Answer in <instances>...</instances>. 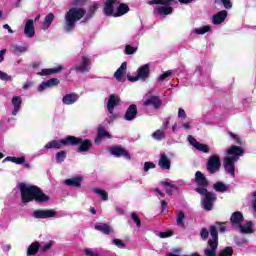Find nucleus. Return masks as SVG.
I'll use <instances>...</instances> for the list:
<instances>
[{
    "instance_id": "obj_11",
    "label": "nucleus",
    "mask_w": 256,
    "mask_h": 256,
    "mask_svg": "<svg viewBox=\"0 0 256 256\" xmlns=\"http://www.w3.org/2000/svg\"><path fill=\"white\" fill-rule=\"evenodd\" d=\"M117 5H119V0H106L103 8L104 15L107 17H115Z\"/></svg>"
},
{
    "instance_id": "obj_37",
    "label": "nucleus",
    "mask_w": 256,
    "mask_h": 256,
    "mask_svg": "<svg viewBox=\"0 0 256 256\" xmlns=\"http://www.w3.org/2000/svg\"><path fill=\"white\" fill-rule=\"evenodd\" d=\"M40 249V244L37 242L32 243L27 249V255H36Z\"/></svg>"
},
{
    "instance_id": "obj_45",
    "label": "nucleus",
    "mask_w": 256,
    "mask_h": 256,
    "mask_svg": "<svg viewBox=\"0 0 256 256\" xmlns=\"http://www.w3.org/2000/svg\"><path fill=\"white\" fill-rule=\"evenodd\" d=\"M97 9H99V3L97 2H93L88 9V15L93 16L95 15V12L97 11Z\"/></svg>"
},
{
    "instance_id": "obj_35",
    "label": "nucleus",
    "mask_w": 256,
    "mask_h": 256,
    "mask_svg": "<svg viewBox=\"0 0 256 256\" xmlns=\"http://www.w3.org/2000/svg\"><path fill=\"white\" fill-rule=\"evenodd\" d=\"M185 213L178 211L176 214V224L178 227H185Z\"/></svg>"
},
{
    "instance_id": "obj_7",
    "label": "nucleus",
    "mask_w": 256,
    "mask_h": 256,
    "mask_svg": "<svg viewBox=\"0 0 256 256\" xmlns=\"http://www.w3.org/2000/svg\"><path fill=\"white\" fill-rule=\"evenodd\" d=\"M76 143H79V139L75 136H67L61 140H52L45 144L44 149H61L62 147H67L68 145L75 146Z\"/></svg>"
},
{
    "instance_id": "obj_46",
    "label": "nucleus",
    "mask_w": 256,
    "mask_h": 256,
    "mask_svg": "<svg viewBox=\"0 0 256 256\" xmlns=\"http://www.w3.org/2000/svg\"><path fill=\"white\" fill-rule=\"evenodd\" d=\"M218 256H233V248L231 247L224 248Z\"/></svg>"
},
{
    "instance_id": "obj_2",
    "label": "nucleus",
    "mask_w": 256,
    "mask_h": 256,
    "mask_svg": "<svg viewBox=\"0 0 256 256\" xmlns=\"http://www.w3.org/2000/svg\"><path fill=\"white\" fill-rule=\"evenodd\" d=\"M19 189L22 203H31V201H36V203H47L49 201V196L43 193V190L35 185L21 183Z\"/></svg>"
},
{
    "instance_id": "obj_25",
    "label": "nucleus",
    "mask_w": 256,
    "mask_h": 256,
    "mask_svg": "<svg viewBox=\"0 0 256 256\" xmlns=\"http://www.w3.org/2000/svg\"><path fill=\"white\" fill-rule=\"evenodd\" d=\"M22 103H23V99L21 98V96H14L12 98V106H13L12 115L14 117L17 115V113H19V111H21Z\"/></svg>"
},
{
    "instance_id": "obj_36",
    "label": "nucleus",
    "mask_w": 256,
    "mask_h": 256,
    "mask_svg": "<svg viewBox=\"0 0 256 256\" xmlns=\"http://www.w3.org/2000/svg\"><path fill=\"white\" fill-rule=\"evenodd\" d=\"M93 192L96 193V195H99L103 201H108L109 194L107 191L101 189V188H93Z\"/></svg>"
},
{
    "instance_id": "obj_55",
    "label": "nucleus",
    "mask_w": 256,
    "mask_h": 256,
    "mask_svg": "<svg viewBox=\"0 0 256 256\" xmlns=\"http://www.w3.org/2000/svg\"><path fill=\"white\" fill-rule=\"evenodd\" d=\"M84 255L86 256H99L97 253H95V251H93V249L91 248H85L84 249Z\"/></svg>"
},
{
    "instance_id": "obj_20",
    "label": "nucleus",
    "mask_w": 256,
    "mask_h": 256,
    "mask_svg": "<svg viewBox=\"0 0 256 256\" xmlns=\"http://www.w3.org/2000/svg\"><path fill=\"white\" fill-rule=\"evenodd\" d=\"M145 107H154V109H159L161 107V99L157 96H150L144 100Z\"/></svg>"
},
{
    "instance_id": "obj_28",
    "label": "nucleus",
    "mask_w": 256,
    "mask_h": 256,
    "mask_svg": "<svg viewBox=\"0 0 256 256\" xmlns=\"http://www.w3.org/2000/svg\"><path fill=\"white\" fill-rule=\"evenodd\" d=\"M125 71H127V62H123L114 73L115 79H117V81H125Z\"/></svg>"
},
{
    "instance_id": "obj_6",
    "label": "nucleus",
    "mask_w": 256,
    "mask_h": 256,
    "mask_svg": "<svg viewBox=\"0 0 256 256\" xmlns=\"http://www.w3.org/2000/svg\"><path fill=\"white\" fill-rule=\"evenodd\" d=\"M176 0H149L148 5H158L154 8V15L165 18L167 15L173 14L171 3Z\"/></svg>"
},
{
    "instance_id": "obj_19",
    "label": "nucleus",
    "mask_w": 256,
    "mask_h": 256,
    "mask_svg": "<svg viewBox=\"0 0 256 256\" xmlns=\"http://www.w3.org/2000/svg\"><path fill=\"white\" fill-rule=\"evenodd\" d=\"M228 12L227 10H222L212 16L213 25H221L227 19Z\"/></svg>"
},
{
    "instance_id": "obj_44",
    "label": "nucleus",
    "mask_w": 256,
    "mask_h": 256,
    "mask_svg": "<svg viewBox=\"0 0 256 256\" xmlns=\"http://www.w3.org/2000/svg\"><path fill=\"white\" fill-rule=\"evenodd\" d=\"M67 158V152L66 151H60L56 153V161L57 163H63L65 159Z\"/></svg>"
},
{
    "instance_id": "obj_38",
    "label": "nucleus",
    "mask_w": 256,
    "mask_h": 256,
    "mask_svg": "<svg viewBox=\"0 0 256 256\" xmlns=\"http://www.w3.org/2000/svg\"><path fill=\"white\" fill-rule=\"evenodd\" d=\"M214 189L218 192V193H226L227 189H229V186H227L225 183L223 182H216L214 184Z\"/></svg>"
},
{
    "instance_id": "obj_30",
    "label": "nucleus",
    "mask_w": 256,
    "mask_h": 256,
    "mask_svg": "<svg viewBox=\"0 0 256 256\" xmlns=\"http://www.w3.org/2000/svg\"><path fill=\"white\" fill-rule=\"evenodd\" d=\"M61 71H63V66L60 65L56 68L42 69L38 75H40V77H46L47 75H55L57 73H61Z\"/></svg>"
},
{
    "instance_id": "obj_41",
    "label": "nucleus",
    "mask_w": 256,
    "mask_h": 256,
    "mask_svg": "<svg viewBox=\"0 0 256 256\" xmlns=\"http://www.w3.org/2000/svg\"><path fill=\"white\" fill-rule=\"evenodd\" d=\"M141 29H143V28H140L139 30H136L132 33L131 39H132V41H134V43H139V40L141 39V37L143 35V32H141Z\"/></svg>"
},
{
    "instance_id": "obj_15",
    "label": "nucleus",
    "mask_w": 256,
    "mask_h": 256,
    "mask_svg": "<svg viewBox=\"0 0 256 256\" xmlns=\"http://www.w3.org/2000/svg\"><path fill=\"white\" fill-rule=\"evenodd\" d=\"M110 153L115 157H124V159H127L128 161L131 159V155H129V152H127V150H125L121 146H114L110 148Z\"/></svg>"
},
{
    "instance_id": "obj_4",
    "label": "nucleus",
    "mask_w": 256,
    "mask_h": 256,
    "mask_svg": "<svg viewBox=\"0 0 256 256\" xmlns=\"http://www.w3.org/2000/svg\"><path fill=\"white\" fill-rule=\"evenodd\" d=\"M85 9L79 7H73L64 16V31L65 33H71L77 25V21H81L85 17Z\"/></svg>"
},
{
    "instance_id": "obj_39",
    "label": "nucleus",
    "mask_w": 256,
    "mask_h": 256,
    "mask_svg": "<svg viewBox=\"0 0 256 256\" xmlns=\"http://www.w3.org/2000/svg\"><path fill=\"white\" fill-rule=\"evenodd\" d=\"M162 185L165 187L166 193L168 195H173V191L177 189V187L175 186V184H173V182H163Z\"/></svg>"
},
{
    "instance_id": "obj_33",
    "label": "nucleus",
    "mask_w": 256,
    "mask_h": 256,
    "mask_svg": "<svg viewBox=\"0 0 256 256\" xmlns=\"http://www.w3.org/2000/svg\"><path fill=\"white\" fill-rule=\"evenodd\" d=\"M212 29L211 25L200 26L198 28H194L192 33H194V35H205V33H210Z\"/></svg>"
},
{
    "instance_id": "obj_56",
    "label": "nucleus",
    "mask_w": 256,
    "mask_h": 256,
    "mask_svg": "<svg viewBox=\"0 0 256 256\" xmlns=\"http://www.w3.org/2000/svg\"><path fill=\"white\" fill-rule=\"evenodd\" d=\"M0 79L1 81H11V76L3 71H0Z\"/></svg>"
},
{
    "instance_id": "obj_8",
    "label": "nucleus",
    "mask_w": 256,
    "mask_h": 256,
    "mask_svg": "<svg viewBox=\"0 0 256 256\" xmlns=\"http://www.w3.org/2000/svg\"><path fill=\"white\" fill-rule=\"evenodd\" d=\"M209 231L210 239L208 245L210 248L205 249L204 254L206 256H216L215 251H217V247H219V235L215 226H210Z\"/></svg>"
},
{
    "instance_id": "obj_52",
    "label": "nucleus",
    "mask_w": 256,
    "mask_h": 256,
    "mask_svg": "<svg viewBox=\"0 0 256 256\" xmlns=\"http://www.w3.org/2000/svg\"><path fill=\"white\" fill-rule=\"evenodd\" d=\"M112 243L113 245H116V247H118L119 249H125V243L120 239H113Z\"/></svg>"
},
{
    "instance_id": "obj_47",
    "label": "nucleus",
    "mask_w": 256,
    "mask_h": 256,
    "mask_svg": "<svg viewBox=\"0 0 256 256\" xmlns=\"http://www.w3.org/2000/svg\"><path fill=\"white\" fill-rule=\"evenodd\" d=\"M131 219H132V221H134V223L136 224V227H138V229H139L141 227V218H139L137 213L133 212L131 214Z\"/></svg>"
},
{
    "instance_id": "obj_48",
    "label": "nucleus",
    "mask_w": 256,
    "mask_h": 256,
    "mask_svg": "<svg viewBox=\"0 0 256 256\" xmlns=\"http://www.w3.org/2000/svg\"><path fill=\"white\" fill-rule=\"evenodd\" d=\"M200 237L202 241H207V239H209V230H207V228H202L200 231Z\"/></svg>"
},
{
    "instance_id": "obj_62",
    "label": "nucleus",
    "mask_w": 256,
    "mask_h": 256,
    "mask_svg": "<svg viewBox=\"0 0 256 256\" xmlns=\"http://www.w3.org/2000/svg\"><path fill=\"white\" fill-rule=\"evenodd\" d=\"M2 250L4 251V253H9V251H11V244L3 245Z\"/></svg>"
},
{
    "instance_id": "obj_17",
    "label": "nucleus",
    "mask_w": 256,
    "mask_h": 256,
    "mask_svg": "<svg viewBox=\"0 0 256 256\" xmlns=\"http://www.w3.org/2000/svg\"><path fill=\"white\" fill-rule=\"evenodd\" d=\"M89 65H91V58L88 56H82L80 64L76 65V71H80V73H87L89 71Z\"/></svg>"
},
{
    "instance_id": "obj_64",
    "label": "nucleus",
    "mask_w": 256,
    "mask_h": 256,
    "mask_svg": "<svg viewBox=\"0 0 256 256\" xmlns=\"http://www.w3.org/2000/svg\"><path fill=\"white\" fill-rule=\"evenodd\" d=\"M159 237L161 239H167V237H171V234L169 232H160Z\"/></svg>"
},
{
    "instance_id": "obj_3",
    "label": "nucleus",
    "mask_w": 256,
    "mask_h": 256,
    "mask_svg": "<svg viewBox=\"0 0 256 256\" xmlns=\"http://www.w3.org/2000/svg\"><path fill=\"white\" fill-rule=\"evenodd\" d=\"M243 153V148L239 146H231L227 149V156L224 159V169L230 177H235V163L239 161V157H242Z\"/></svg>"
},
{
    "instance_id": "obj_18",
    "label": "nucleus",
    "mask_w": 256,
    "mask_h": 256,
    "mask_svg": "<svg viewBox=\"0 0 256 256\" xmlns=\"http://www.w3.org/2000/svg\"><path fill=\"white\" fill-rule=\"evenodd\" d=\"M35 21L33 19H29L26 21L25 27H24V35L28 37L29 39H32V37H35Z\"/></svg>"
},
{
    "instance_id": "obj_26",
    "label": "nucleus",
    "mask_w": 256,
    "mask_h": 256,
    "mask_svg": "<svg viewBox=\"0 0 256 256\" xmlns=\"http://www.w3.org/2000/svg\"><path fill=\"white\" fill-rule=\"evenodd\" d=\"M81 183H83V177L81 176L72 177L70 179L64 180V185H67V187L79 188L81 187Z\"/></svg>"
},
{
    "instance_id": "obj_34",
    "label": "nucleus",
    "mask_w": 256,
    "mask_h": 256,
    "mask_svg": "<svg viewBox=\"0 0 256 256\" xmlns=\"http://www.w3.org/2000/svg\"><path fill=\"white\" fill-rule=\"evenodd\" d=\"M53 21H55V15L53 13H49L46 17L45 20L42 24V29H44V31H46V29L48 27H51V23H53Z\"/></svg>"
},
{
    "instance_id": "obj_63",
    "label": "nucleus",
    "mask_w": 256,
    "mask_h": 256,
    "mask_svg": "<svg viewBox=\"0 0 256 256\" xmlns=\"http://www.w3.org/2000/svg\"><path fill=\"white\" fill-rule=\"evenodd\" d=\"M45 89H47V86L45 85V82H42V83L38 86V91H39V93H43V91H45Z\"/></svg>"
},
{
    "instance_id": "obj_24",
    "label": "nucleus",
    "mask_w": 256,
    "mask_h": 256,
    "mask_svg": "<svg viewBox=\"0 0 256 256\" xmlns=\"http://www.w3.org/2000/svg\"><path fill=\"white\" fill-rule=\"evenodd\" d=\"M76 139H78L79 141L75 145H80L78 147V153H85V152L89 151V149H91L92 143L89 140H87V139L83 140L78 137H76Z\"/></svg>"
},
{
    "instance_id": "obj_13",
    "label": "nucleus",
    "mask_w": 256,
    "mask_h": 256,
    "mask_svg": "<svg viewBox=\"0 0 256 256\" xmlns=\"http://www.w3.org/2000/svg\"><path fill=\"white\" fill-rule=\"evenodd\" d=\"M57 215V212L55 210L46 209V210H35L32 214V217L34 219H49L51 217H55Z\"/></svg>"
},
{
    "instance_id": "obj_43",
    "label": "nucleus",
    "mask_w": 256,
    "mask_h": 256,
    "mask_svg": "<svg viewBox=\"0 0 256 256\" xmlns=\"http://www.w3.org/2000/svg\"><path fill=\"white\" fill-rule=\"evenodd\" d=\"M44 85H46L47 89H49V87H55L59 85V79L51 78L50 80L44 81Z\"/></svg>"
},
{
    "instance_id": "obj_61",
    "label": "nucleus",
    "mask_w": 256,
    "mask_h": 256,
    "mask_svg": "<svg viewBox=\"0 0 256 256\" xmlns=\"http://www.w3.org/2000/svg\"><path fill=\"white\" fill-rule=\"evenodd\" d=\"M181 251L179 249L174 250L173 252H170L167 254V256H180Z\"/></svg>"
},
{
    "instance_id": "obj_10",
    "label": "nucleus",
    "mask_w": 256,
    "mask_h": 256,
    "mask_svg": "<svg viewBox=\"0 0 256 256\" xmlns=\"http://www.w3.org/2000/svg\"><path fill=\"white\" fill-rule=\"evenodd\" d=\"M121 100L119 99V96H116L115 94H112L109 96L108 103H107V109H108V123H112V121H115L117 119V114L114 113L115 107L119 105V102Z\"/></svg>"
},
{
    "instance_id": "obj_14",
    "label": "nucleus",
    "mask_w": 256,
    "mask_h": 256,
    "mask_svg": "<svg viewBox=\"0 0 256 256\" xmlns=\"http://www.w3.org/2000/svg\"><path fill=\"white\" fill-rule=\"evenodd\" d=\"M220 167H221V160L219 159V156H211L208 159L207 169L209 173H217Z\"/></svg>"
},
{
    "instance_id": "obj_54",
    "label": "nucleus",
    "mask_w": 256,
    "mask_h": 256,
    "mask_svg": "<svg viewBox=\"0 0 256 256\" xmlns=\"http://www.w3.org/2000/svg\"><path fill=\"white\" fill-rule=\"evenodd\" d=\"M170 75H173V72H172L171 70L166 71L165 73H163L162 75H160V76L158 77V81H165V79H166L167 77H170Z\"/></svg>"
},
{
    "instance_id": "obj_1",
    "label": "nucleus",
    "mask_w": 256,
    "mask_h": 256,
    "mask_svg": "<svg viewBox=\"0 0 256 256\" xmlns=\"http://www.w3.org/2000/svg\"><path fill=\"white\" fill-rule=\"evenodd\" d=\"M195 181L197 185H200V187L196 188V193H199V195H203L204 197L202 201L203 208L206 211H211V209H213V203L217 201V196L215 193L209 192L207 191V188H205L209 185V182H207V178H205V175H203L201 171L195 173Z\"/></svg>"
},
{
    "instance_id": "obj_5",
    "label": "nucleus",
    "mask_w": 256,
    "mask_h": 256,
    "mask_svg": "<svg viewBox=\"0 0 256 256\" xmlns=\"http://www.w3.org/2000/svg\"><path fill=\"white\" fill-rule=\"evenodd\" d=\"M243 213L240 211H236L232 213L230 217V223L233 225V227H236L237 230L240 231V233L244 234H251L253 233V222L246 221L243 223Z\"/></svg>"
},
{
    "instance_id": "obj_22",
    "label": "nucleus",
    "mask_w": 256,
    "mask_h": 256,
    "mask_svg": "<svg viewBox=\"0 0 256 256\" xmlns=\"http://www.w3.org/2000/svg\"><path fill=\"white\" fill-rule=\"evenodd\" d=\"M77 101H79V94L77 93H69L62 97L63 105H74Z\"/></svg>"
},
{
    "instance_id": "obj_51",
    "label": "nucleus",
    "mask_w": 256,
    "mask_h": 256,
    "mask_svg": "<svg viewBox=\"0 0 256 256\" xmlns=\"http://www.w3.org/2000/svg\"><path fill=\"white\" fill-rule=\"evenodd\" d=\"M14 53H25L27 51V46H19L15 45L13 46Z\"/></svg>"
},
{
    "instance_id": "obj_27",
    "label": "nucleus",
    "mask_w": 256,
    "mask_h": 256,
    "mask_svg": "<svg viewBox=\"0 0 256 256\" xmlns=\"http://www.w3.org/2000/svg\"><path fill=\"white\" fill-rule=\"evenodd\" d=\"M127 13H129V6H127V4L121 3V1L118 0V5L116 6L114 17H123V15Z\"/></svg>"
},
{
    "instance_id": "obj_59",
    "label": "nucleus",
    "mask_w": 256,
    "mask_h": 256,
    "mask_svg": "<svg viewBox=\"0 0 256 256\" xmlns=\"http://www.w3.org/2000/svg\"><path fill=\"white\" fill-rule=\"evenodd\" d=\"M202 73H203V66L201 65L196 66L194 75H202Z\"/></svg>"
},
{
    "instance_id": "obj_32",
    "label": "nucleus",
    "mask_w": 256,
    "mask_h": 256,
    "mask_svg": "<svg viewBox=\"0 0 256 256\" xmlns=\"http://www.w3.org/2000/svg\"><path fill=\"white\" fill-rule=\"evenodd\" d=\"M168 125H169V120L166 121V123H164L162 130H157L152 134L153 139H156L157 141H161V139H165V129H167Z\"/></svg>"
},
{
    "instance_id": "obj_16",
    "label": "nucleus",
    "mask_w": 256,
    "mask_h": 256,
    "mask_svg": "<svg viewBox=\"0 0 256 256\" xmlns=\"http://www.w3.org/2000/svg\"><path fill=\"white\" fill-rule=\"evenodd\" d=\"M188 142L190 143V145H192V147H194V149H196V151H201L202 153H209V146L197 142V140L193 138V136H188Z\"/></svg>"
},
{
    "instance_id": "obj_23",
    "label": "nucleus",
    "mask_w": 256,
    "mask_h": 256,
    "mask_svg": "<svg viewBox=\"0 0 256 256\" xmlns=\"http://www.w3.org/2000/svg\"><path fill=\"white\" fill-rule=\"evenodd\" d=\"M94 228L96 231H100V233H103L104 235H111V233H114L113 228L107 223H96Z\"/></svg>"
},
{
    "instance_id": "obj_53",
    "label": "nucleus",
    "mask_w": 256,
    "mask_h": 256,
    "mask_svg": "<svg viewBox=\"0 0 256 256\" xmlns=\"http://www.w3.org/2000/svg\"><path fill=\"white\" fill-rule=\"evenodd\" d=\"M179 127L184 129V131H189L191 130V121L181 122V125Z\"/></svg>"
},
{
    "instance_id": "obj_58",
    "label": "nucleus",
    "mask_w": 256,
    "mask_h": 256,
    "mask_svg": "<svg viewBox=\"0 0 256 256\" xmlns=\"http://www.w3.org/2000/svg\"><path fill=\"white\" fill-rule=\"evenodd\" d=\"M178 119H187V113L182 109H178Z\"/></svg>"
},
{
    "instance_id": "obj_21",
    "label": "nucleus",
    "mask_w": 256,
    "mask_h": 256,
    "mask_svg": "<svg viewBox=\"0 0 256 256\" xmlns=\"http://www.w3.org/2000/svg\"><path fill=\"white\" fill-rule=\"evenodd\" d=\"M137 105L132 104L128 107L125 112L124 119L125 121H133L137 118Z\"/></svg>"
},
{
    "instance_id": "obj_42",
    "label": "nucleus",
    "mask_w": 256,
    "mask_h": 256,
    "mask_svg": "<svg viewBox=\"0 0 256 256\" xmlns=\"http://www.w3.org/2000/svg\"><path fill=\"white\" fill-rule=\"evenodd\" d=\"M137 46H132L131 44H128L125 46V53L126 55H135L137 53Z\"/></svg>"
},
{
    "instance_id": "obj_9",
    "label": "nucleus",
    "mask_w": 256,
    "mask_h": 256,
    "mask_svg": "<svg viewBox=\"0 0 256 256\" xmlns=\"http://www.w3.org/2000/svg\"><path fill=\"white\" fill-rule=\"evenodd\" d=\"M151 73V65L144 64L137 69L135 76L128 75V81L132 83L135 81H147L149 79V75Z\"/></svg>"
},
{
    "instance_id": "obj_57",
    "label": "nucleus",
    "mask_w": 256,
    "mask_h": 256,
    "mask_svg": "<svg viewBox=\"0 0 256 256\" xmlns=\"http://www.w3.org/2000/svg\"><path fill=\"white\" fill-rule=\"evenodd\" d=\"M149 169H155V164L153 162L144 163V171H149Z\"/></svg>"
},
{
    "instance_id": "obj_31",
    "label": "nucleus",
    "mask_w": 256,
    "mask_h": 256,
    "mask_svg": "<svg viewBox=\"0 0 256 256\" xmlns=\"http://www.w3.org/2000/svg\"><path fill=\"white\" fill-rule=\"evenodd\" d=\"M111 139V134L109 132H107V130H105V128L103 127H99L98 128V134H97V137L95 139V143L97 145H99V143H101V140L102 139Z\"/></svg>"
},
{
    "instance_id": "obj_29",
    "label": "nucleus",
    "mask_w": 256,
    "mask_h": 256,
    "mask_svg": "<svg viewBox=\"0 0 256 256\" xmlns=\"http://www.w3.org/2000/svg\"><path fill=\"white\" fill-rule=\"evenodd\" d=\"M158 166L160 169L169 170L171 169V160L165 154L160 155V159L158 161Z\"/></svg>"
},
{
    "instance_id": "obj_49",
    "label": "nucleus",
    "mask_w": 256,
    "mask_h": 256,
    "mask_svg": "<svg viewBox=\"0 0 256 256\" xmlns=\"http://www.w3.org/2000/svg\"><path fill=\"white\" fill-rule=\"evenodd\" d=\"M216 3H222V5L226 9H231L233 7V3H231V0H216Z\"/></svg>"
},
{
    "instance_id": "obj_12",
    "label": "nucleus",
    "mask_w": 256,
    "mask_h": 256,
    "mask_svg": "<svg viewBox=\"0 0 256 256\" xmlns=\"http://www.w3.org/2000/svg\"><path fill=\"white\" fill-rule=\"evenodd\" d=\"M7 161H10V163H15V165H23L24 169H31V165L29 162H26L25 156L15 157V156H7L2 163H7Z\"/></svg>"
},
{
    "instance_id": "obj_40",
    "label": "nucleus",
    "mask_w": 256,
    "mask_h": 256,
    "mask_svg": "<svg viewBox=\"0 0 256 256\" xmlns=\"http://www.w3.org/2000/svg\"><path fill=\"white\" fill-rule=\"evenodd\" d=\"M229 137L230 139H232V141H234V143H236V145H243V140L241 139V137L233 132H229Z\"/></svg>"
},
{
    "instance_id": "obj_50",
    "label": "nucleus",
    "mask_w": 256,
    "mask_h": 256,
    "mask_svg": "<svg viewBox=\"0 0 256 256\" xmlns=\"http://www.w3.org/2000/svg\"><path fill=\"white\" fill-rule=\"evenodd\" d=\"M53 247L52 242L40 243V251H49Z\"/></svg>"
},
{
    "instance_id": "obj_60",
    "label": "nucleus",
    "mask_w": 256,
    "mask_h": 256,
    "mask_svg": "<svg viewBox=\"0 0 256 256\" xmlns=\"http://www.w3.org/2000/svg\"><path fill=\"white\" fill-rule=\"evenodd\" d=\"M5 53H7V49L0 50V63H3V61H5Z\"/></svg>"
}]
</instances>
